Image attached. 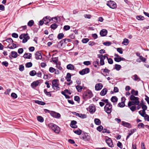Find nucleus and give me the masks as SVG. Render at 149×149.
<instances>
[{"label":"nucleus","mask_w":149,"mask_h":149,"mask_svg":"<svg viewBox=\"0 0 149 149\" xmlns=\"http://www.w3.org/2000/svg\"><path fill=\"white\" fill-rule=\"evenodd\" d=\"M48 127L56 133H58L60 131V128L58 126L53 123L49 124Z\"/></svg>","instance_id":"1"},{"label":"nucleus","mask_w":149,"mask_h":149,"mask_svg":"<svg viewBox=\"0 0 149 149\" xmlns=\"http://www.w3.org/2000/svg\"><path fill=\"white\" fill-rule=\"evenodd\" d=\"M93 96L92 92L90 90H87L83 94V97L84 100L88 98H91Z\"/></svg>","instance_id":"2"},{"label":"nucleus","mask_w":149,"mask_h":149,"mask_svg":"<svg viewBox=\"0 0 149 149\" xmlns=\"http://www.w3.org/2000/svg\"><path fill=\"white\" fill-rule=\"evenodd\" d=\"M52 88L56 91L59 90L60 88L58 87V79H54L52 82Z\"/></svg>","instance_id":"3"},{"label":"nucleus","mask_w":149,"mask_h":149,"mask_svg":"<svg viewBox=\"0 0 149 149\" xmlns=\"http://www.w3.org/2000/svg\"><path fill=\"white\" fill-rule=\"evenodd\" d=\"M19 38L20 39H22L24 38L22 40V42L23 43H25L27 42L28 40L29 39L30 37L28 35V34L26 33L25 34H22L19 37Z\"/></svg>","instance_id":"4"},{"label":"nucleus","mask_w":149,"mask_h":149,"mask_svg":"<svg viewBox=\"0 0 149 149\" xmlns=\"http://www.w3.org/2000/svg\"><path fill=\"white\" fill-rule=\"evenodd\" d=\"M112 105L111 103L106 104L104 107V110L108 114H110L112 111Z\"/></svg>","instance_id":"5"},{"label":"nucleus","mask_w":149,"mask_h":149,"mask_svg":"<svg viewBox=\"0 0 149 149\" xmlns=\"http://www.w3.org/2000/svg\"><path fill=\"white\" fill-rule=\"evenodd\" d=\"M107 5L110 8L114 9L116 8L117 5L115 2L112 1H110L107 2Z\"/></svg>","instance_id":"6"},{"label":"nucleus","mask_w":149,"mask_h":149,"mask_svg":"<svg viewBox=\"0 0 149 149\" xmlns=\"http://www.w3.org/2000/svg\"><path fill=\"white\" fill-rule=\"evenodd\" d=\"M106 55H107V54H105L104 56L100 54H99L98 55V57L100 59V64L101 65H103L104 64V60L106 58Z\"/></svg>","instance_id":"7"},{"label":"nucleus","mask_w":149,"mask_h":149,"mask_svg":"<svg viewBox=\"0 0 149 149\" xmlns=\"http://www.w3.org/2000/svg\"><path fill=\"white\" fill-rule=\"evenodd\" d=\"M50 114L52 116L56 118H59L61 116V115L59 113L54 111H51Z\"/></svg>","instance_id":"8"},{"label":"nucleus","mask_w":149,"mask_h":149,"mask_svg":"<svg viewBox=\"0 0 149 149\" xmlns=\"http://www.w3.org/2000/svg\"><path fill=\"white\" fill-rule=\"evenodd\" d=\"M90 72V69L88 68L83 69L82 70L79 72V73L81 75L88 73Z\"/></svg>","instance_id":"9"},{"label":"nucleus","mask_w":149,"mask_h":149,"mask_svg":"<svg viewBox=\"0 0 149 149\" xmlns=\"http://www.w3.org/2000/svg\"><path fill=\"white\" fill-rule=\"evenodd\" d=\"M139 103V101H129L128 103V107H130L132 105H138Z\"/></svg>","instance_id":"10"},{"label":"nucleus","mask_w":149,"mask_h":149,"mask_svg":"<svg viewBox=\"0 0 149 149\" xmlns=\"http://www.w3.org/2000/svg\"><path fill=\"white\" fill-rule=\"evenodd\" d=\"M81 138L85 141H88L90 139V136H89L87 133H85L84 134H82Z\"/></svg>","instance_id":"11"},{"label":"nucleus","mask_w":149,"mask_h":149,"mask_svg":"<svg viewBox=\"0 0 149 149\" xmlns=\"http://www.w3.org/2000/svg\"><path fill=\"white\" fill-rule=\"evenodd\" d=\"M106 142L109 147L111 148L113 147V143L111 138H108L107 139H106Z\"/></svg>","instance_id":"12"},{"label":"nucleus","mask_w":149,"mask_h":149,"mask_svg":"<svg viewBox=\"0 0 149 149\" xmlns=\"http://www.w3.org/2000/svg\"><path fill=\"white\" fill-rule=\"evenodd\" d=\"M43 20H44L45 24H47L49 23L51 20V18L49 16H47L43 18Z\"/></svg>","instance_id":"13"},{"label":"nucleus","mask_w":149,"mask_h":149,"mask_svg":"<svg viewBox=\"0 0 149 149\" xmlns=\"http://www.w3.org/2000/svg\"><path fill=\"white\" fill-rule=\"evenodd\" d=\"M122 125H123L124 127L129 128H130L132 127L131 124L129 123L126 122L124 121H122Z\"/></svg>","instance_id":"14"},{"label":"nucleus","mask_w":149,"mask_h":149,"mask_svg":"<svg viewBox=\"0 0 149 149\" xmlns=\"http://www.w3.org/2000/svg\"><path fill=\"white\" fill-rule=\"evenodd\" d=\"M40 80H37L36 81L33 82L31 85V86L33 88H34L36 87L40 84Z\"/></svg>","instance_id":"15"},{"label":"nucleus","mask_w":149,"mask_h":149,"mask_svg":"<svg viewBox=\"0 0 149 149\" xmlns=\"http://www.w3.org/2000/svg\"><path fill=\"white\" fill-rule=\"evenodd\" d=\"M107 33V31L105 29L102 30L100 32V33L101 36H106Z\"/></svg>","instance_id":"16"},{"label":"nucleus","mask_w":149,"mask_h":149,"mask_svg":"<svg viewBox=\"0 0 149 149\" xmlns=\"http://www.w3.org/2000/svg\"><path fill=\"white\" fill-rule=\"evenodd\" d=\"M35 58L37 60L41 59L42 56L41 54L39 52H37L35 53Z\"/></svg>","instance_id":"17"},{"label":"nucleus","mask_w":149,"mask_h":149,"mask_svg":"<svg viewBox=\"0 0 149 149\" xmlns=\"http://www.w3.org/2000/svg\"><path fill=\"white\" fill-rule=\"evenodd\" d=\"M103 86L102 84L99 83L96 84L95 86V89L97 91L100 90L102 89Z\"/></svg>","instance_id":"18"},{"label":"nucleus","mask_w":149,"mask_h":149,"mask_svg":"<svg viewBox=\"0 0 149 149\" xmlns=\"http://www.w3.org/2000/svg\"><path fill=\"white\" fill-rule=\"evenodd\" d=\"M130 100L132 101H139V98L138 97H135L134 95H132L130 97Z\"/></svg>","instance_id":"19"},{"label":"nucleus","mask_w":149,"mask_h":149,"mask_svg":"<svg viewBox=\"0 0 149 149\" xmlns=\"http://www.w3.org/2000/svg\"><path fill=\"white\" fill-rule=\"evenodd\" d=\"M77 122L75 120H72L71 122L70 125L72 128H76L77 127V126L76 125L77 124Z\"/></svg>","instance_id":"20"},{"label":"nucleus","mask_w":149,"mask_h":149,"mask_svg":"<svg viewBox=\"0 0 149 149\" xmlns=\"http://www.w3.org/2000/svg\"><path fill=\"white\" fill-rule=\"evenodd\" d=\"M31 56V54L25 53L23 56V57L25 58L30 59Z\"/></svg>","instance_id":"21"},{"label":"nucleus","mask_w":149,"mask_h":149,"mask_svg":"<svg viewBox=\"0 0 149 149\" xmlns=\"http://www.w3.org/2000/svg\"><path fill=\"white\" fill-rule=\"evenodd\" d=\"M108 90L106 88H104L102 89L100 93V95L101 96L105 95L107 92Z\"/></svg>","instance_id":"22"},{"label":"nucleus","mask_w":149,"mask_h":149,"mask_svg":"<svg viewBox=\"0 0 149 149\" xmlns=\"http://www.w3.org/2000/svg\"><path fill=\"white\" fill-rule=\"evenodd\" d=\"M89 112L90 113H93L95 112V107H93V106L91 105L89 107Z\"/></svg>","instance_id":"23"},{"label":"nucleus","mask_w":149,"mask_h":149,"mask_svg":"<svg viewBox=\"0 0 149 149\" xmlns=\"http://www.w3.org/2000/svg\"><path fill=\"white\" fill-rule=\"evenodd\" d=\"M67 68L70 70H74V67L71 64H69L67 66Z\"/></svg>","instance_id":"24"},{"label":"nucleus","mask_w":149,"mask_h":149,"mask_svg":"<svg viewBox=\"0 0 149 149\" xmlns=\"http://www.w3.org/2000/svg\"><path fill=\"white\" fill-rule=\"evenodd\" d=\"M11 55L12 57L14 58H16L18 55L17 52L15 51H12L11 52Z\"/></svg>","instance_id":"25"},{"label":"nucleus","mask_w":149,"mask_h":149,"mask_svg":"<svg viewBox=\"0 0 149 149\" xmlns=\"http://www.w3.org/2000/svg\"><path fill=\"white\" fill-rule=\"evenodd\" d=\"M118 100V98L116 96H112L111 99V101L113 103H116Z\"/></svg>","instance_id":"26"},{"label":"nucleus","mask_w":149,"mask_h":149,"mask_svg":"<svg viewBox=\"0 0 149 149\" xmlns=\"http://www.w3.org/2000/svg\"><path fill=\"white\" fill-rule=\"evenodd\" d=\"M71 74L69 73H68L67 74L66 76L65 77V79L68 82L70 81L71 80Z\"/></svg>","instance_id":"27"},{"label":"nucleus","mask_w":149,"mask_h":149,"mask_svg":"<svg viewBox=\"0 0 149 149\" xmlns=\"http://www.w3.org/2000/svg\"><path fill=\"white\" fill-rule=\"evenodd\" d=\"M35 102L36 103L38 104H39L42 105H44L45 104V103L44 102L38 100H35Z\"/></svg>","instance_id":"28"},{"label":"nucleus","mask_w":149,"mask_h":149,"mask_svg":"<svg viewBox=\"0 0 149 149\" xmlns=\"http://www.w3.org/2000/svg\"><path fill=\"white\" fill-rule=\"evenodd\" d=\"M76 88L77 91L79 92H81V90L83 89L82 86L79 85H77L76 86Z\"/></svg>","instance_id":"29"},{"label":"nucleus","mask_w":149,"mask_h":149,"mask_svg":"<svg viewBox=\"0 0 149 149\" xmlns=\"http://www.w3.org/2000/svg\"><path fill=\"white\" fill-rule=\"evenodd\" d=\"M34 24V22L33 20H30L28 23V26L29 27L32 26Z\"/></svg>","instance_id":"30"},{"label":"nucleus","mask_w":149,"mask_h":149,"mask_svg":"<svg viewBox=\"0 0 149 149\" xmlns=\"http://www.w3.org/2000/svg\"><path fill=\"white\" fill-rule=\"evenodd\" d=\"M94 122L95 124L97 125H100L101 123L100 120L97 118H95L94 119Z\"/></svg>","instance_id":"31"},{"label":"nucleus","mask_w":149,"mask_h":149,"mask_svg":"<svg viewBox=\"0 0 149 149\" xmlns=\"http://www.w3.org/2000/svg\"><path fill=\"white\" fill-rule=\"evenodd\" d=\"M129 42L128 39L125 38L124 39L123 41L122 42V44L124 45H128Z\"/></svg>","instance_id":"32"},{"label":"nucleus","mask_w":149,"mask_h":149,"mask_svg":"<svg viewBox=\"0 0 149 149\" xmlns=\"http://www.w3.org/2000/svg\"><path fill=\"white\" fill-rule=\"evenodd\" d=\"M58 27L57 25L56 24L54 23L52 25H51L50 26V28L52 29L55 30Z\"/></svg>","instance_id":"33"},{"label":"nucleus","mask_w":149,"mask_h":149,"mask_svg":"<svg viewBox=\"0 0 149 149\" xmlns=\"http://www.w3.org/2000/svg\"><path fill=\"white\" fill-rule=\"evenodd\" d=\"M131 93L133 95H135L137 96L138 95V91H135L134 89H132V90Z\"/></svg>","instance_id":"34"},{"label":"nucleus","mask_w":149,"mask_h":149,"mask_svg":"<svg viewBox=\"0 0 149 149\" xmlns=\"http://www.w3.org/2000/svg\"><path fill=\"white\" fill-rule=\"evenodd\" d=\"M37 119L38 121L40 122H43L44 121V119L42 116H39L37 117Z\"/></svg>","instance_id":"35"},{"label":"nucleus","mask_w":149,"mask_h":149,"mask_svg":"<svg viewBox=\"0 0 149 149\" xmlns=\"http://www.w3.org/2000/svg\"><path fill=\"white\" fill-rule=\"evenodd\" d=\"M74 132L77 135H80L81 133V131L80 129H79L74 131Z\"/></svg>","instance_id":"36"},{"label":"nucleus","mask_w":149,"mask_h":149,"mask_svg":"<svg viewBox=\"0 0 149 149\" xmlns=\"http://www.w3.org/2000/svg\"><path fill=\"white\" fill-rule=\"evenodd\" d=\"M121 66L120 65L116 64L115 65V69L117 70H119L121 68Z\"/></svg>","instance_id":"37"},{"label":"nucleus","mask_w":149,"mask_h":149,"mask_svg":"<svg viewBox=\"0 0 149 149\" xmlns=\"http://www.w3.org/2000/svg\"><path fill=\"white\" fill-rule=\"evenodd\" d=\"M63 41L61 40L59 42H58L57 45V47L58 48H60L61 47L63 44Z\"/></svg>","instance_id":"38"},{"label":"nucleus","mask_w":149,"mask_h":149,"mask_svg":"<svg viewBox=\"0 0 149 149\" xmlns=\"http://www.w3.org/2000/svg\"><path fill=\"white\" fill-rule=\"evenodd\" d=\"M145 125L142 123H140L137 125V127L139 128H144Z\"/></svg>","instance_id":"39"},{"label":"nucleus","mask_w":149,"mask_h":149,"mask_svg":"<svg viewBox=\"0 0 149 149\" xmlns=\"http://www.w3.org/2000/svg\"><path fill=\"white\" fill-rule=\"evenodd\" d=\"M36 73L35 70H32L31 71L29 72V74L32 76H33L36 74Z\"/></svg>","instance_id":"40"},{"label":"nucleus","mask_w":149,"mask_h":149,"mask_svg":"<svg viewBox=\"0 0 149 149\" xmlns=\"http://www.w3.org/2000/svg\"><path fill=\"white\" fill-rule=\"evenodd\" d=\"M106 58L108 60V63L111 64H113V61L112 58H109L108 57L106 56Z\"/></svg>","instance_id":"41"},{"label":"nucleus","mask_w":149,"mask_h":149,"mask_svg":"<svg viewBox=\"0 0 149 149\" xmlns=\"http://www.w3.org/2000/svg\"><path fill=\"white\" fill-rule=\"evenodd\" d=\"M44 93L47 96H49L50 97L51 96V94L50 93V92H47L46 89L44 90Z\"/></svg>","instance_id":"42"},{"label":"nucleus","mask_w":149,"mask_h":149,"mask_svg":"<svg viewBox=\"0 0 149 149\" xmlns=\"http://www.w3.org/2000/svg\"><path fill=\"white\" fill-rule=\"evenodd\" d=\"M64 37V34L63 33H59L57 36V38L59 39H62Z\"/></svg>","instance_id":"43"},{"label":"nucleus","mask_w":149,"mask_h":149,"mask_svg":"<svg viewBox=\"0 0 149 149\" xmlns=\"http://www.w3.org/2000/svg\"><path fill=\"white\" fill-rule=\"evenodd\" d=\"M136 18L138 20H143L144 19V17L142 16H137L136 17Z\"/></svg>","instance_id":"44"},{"label":"nucleus","mask_w":149,"mask_h":149,"mask_svg":"<svg viewBox=\"0 0 149 149\" xmlns=\"http://www.w3.org/2000/svg\"><path fill=\"white\" fill-rule=\"evenodd\" d=\"M118 105L120 107H123L125 106V103L123 102H121L118 104Z\"/></svg>","instance_id":"45"},{"label":"nucleus","mask_w":149,"mask_h":149,"mask_svg":"<svg viewBox=\"0 0 149 149\" xmlns=\"http://www.w3.org/2000/svg\"><path fill=\"white\" fill-rule=\"evenodd\" d=\"M136 129H134L131 130L130 131H129V134H130L131 135H132L133 134L134 132H136Z\"/></svg>","instance_id":"46"},{"label":"nucleus","mask_w":149,"mask_h":149,"mask_svg":"<svg viewBox=\"0 0 149 149\" xmlns=\"http://www.w3.org/2000/svg\"><path fill=\"white\" fill-rule=\"evenodd\" d=\"M139 113L142 117H145V115L146 114V111L143 112V111H140L139 112Z\"/></svg>","instance_id":"47"},{"label":"nucleus","mask_w":149,"mask_h":149,"mask_svg":"<svg viewBox=\"0 0 149 149\" xmlns=\"http://www.w3.org/2000/svg\"><path fill=\"white\" fill-rule=\"evenodd\" d=\"M141 107L143 109L142 111H143V112H144L147 109V106L146 105L144 104V105H142V106H141Z\"/></svg>","instance_id":"48"},{"label":"nucleus","mask_w":149,"mask_h":149,"mask_svg":"<svg viewBox=\"0 0 149 149\" xmlns=\"http://www.w3.org/2000/svg\"><path fill=\"white\" fill-rule=\"evenodd\" d=\"M32 65V63L31 62H28L26 64V66L27 68L31 67Z\"/></svg>","instance_id":"49"},{"label":"nucleus","mask_w":149,"mask_h":149,"mask_svg":"<svg viewBox=\"0 0 149 149\" xmlns=\"http://www.w3.org/2000/svg\"><path fill=\"white\" fill-rule=\"evenodd\" d=\"M139 59L141 60L144 63L146 62V59L145 58L143 57L142 56H140Z\"/></svg>","instance_id":"50"},{"label":"nucleus","mask_w":149,"mask_h":149,"mask_svg":"<svg viewBox=\"0 0 149 149\" xmlns=\"http://www.w3.org/2000/svg\"><path fill=\"white\" fill-rule=\"evenodd\" d=\"M11 96L14 99L16 98L17 97V95L14 93H12L11 94Z\"/></svg>","instance_id":"51"},{"label":"nucleus","mask_w":149,"mask_h":149,"mask_svg":"<svg viewBox=\"0 0 149 149\" xmlns=\"http://www.w3.org/2000/svg\"><path fill=\"white\" fill-rule=\"evenodd\" d=\"M58 57L52 58V61L53 62H54V63H57V62L58 61Z\"/></svg>","instance_id":"52"},{"label":"nucleus","mask_w":149,"mask_h":149,"mask_svg":"<svg viewBox=\"0 0 149 149\" xmlns=\"http://www.w3.org/2000/svg\"><path fill=\"white\" fill-rule=\"evenodd\" d=\"M5 41H6L8 43H13V42L12 39L10 38H7L6 39V40Z\"/></svg>","instance_id":"53"},{"label":"nucleus","mask_w":149,"mask_h":149,"mask_svg":"<svg viewBox=\"0 0 149 149\" xmlns=\"http://www.w3.org/2000/svg\"><path fill=\"white\" fill-rule=\"evenodd\" d=\"M114 61L116 62H119L121 61L120 57H115L114 58Z\"/></svg>","instance_id":"54"},{"label":"nucleus","mask_w":149,"mask_h":149,"mask_svg":"<svg viewBox=\"0 0 149 149\" xmlns=\"http://www.w3.org/2000/svg\"><path fill=\"white\" fill-rule=\"evenodd\" d=\"M70 29V26L68 25L65 26L63 27V29L65 31L69 30Z\"/></svg>","instance_id":"55"},{"label":"nucleus","mask_w":149,"mask_h":149,"mask_svg":"<svg viewBox=\"0 0 149 149\" xmlns=\"http://www.w3.org/2000/svg\"><path fill=\"white\" fill-rule=\"evenodd\" d=\"M89 40L88 38H84L82 40V42L84 43H86L89 41Z\"/></svg>","instance_id":"56"},{"label":"nucleus","mask_w":149,"mask_h":149,"mask_svg":"<svg viewBox=\"0 0 149 149\" xmlns=\"http://www.w3.org/2000/svg\"><path fill=\"white\" fill-rule=\"evenodd\" d=\"M130 109L132 111H134L136 109V106H132L130 107Z\"/></svg>","instance_id":"57"},{"label":"nucleus","mask_w":149,"mask_h":149,"mask_svg":"<svg viewBox=\"0 0 149 149\" xmlns=\"http://www.w3.org/2000/svg\"><path fill=\"white\" fill-rule=\"evenodd\" d=\"M103 128V127L102 126L100 125L97 127V131L100 132L102 130Z\"/></svg>","instance_id":"58"},{"label":"nucleus","mask_w":149,"mask_h":149,"mask_svg":"<svg viewBox=\"0 0 149 149\" xmlns=\"http://www.w3.org/2000/svg\"><path fill=\"white\" fill-rule=\"evenodd\" d=\"M49 71L50 72L52 73L55 72L56 69L53 67H51L49 68Z\"/></svg>","instance_id":"59"},{"label":"nucleus","mask_w":149,"mask_h":149,"mask_svg":"<svg viewBox=\"0 0 149 149\" xmlns=\"http://www.w3.org/2000/svg\"><path fill=\"white\" fill-rule=\"evenodd\" d=\"M19 70L20 71H22L24 70V66L23 65H20L19 66Z\"/></svg>","instance_id":"60"},{"label":"nucleus","mask_w":149,"mask_h":149,"mask_svg":"<svg viewBox=\"0 0 149 149\" xmlns=\"http://www.w3.org/2000/svg\"><path fill=\"white\" fill-rule=\"evenodd\" d=\"M87 117V116L85 114H82L81 113V114L80 116H79V117H80L82 118H86Z\"/></svg>","instance_id":"61"},{"label":"nucleus","mask_w":149,"mask_h":149,"mask_svg":"<svg viewBox=\"0 0 149 149\" xmlns=\"http://www.w3.org/2000/svg\"><path fill=\"white\" fill-rule=\"evenodd\" d=\"M133 77L134 78L133 79L136 81L138 80L139 79V80H140L139 78L138 77V76L136 74L134 75Z\"/></svg>","instance_id":"62"},{"label":"nucleus","mask_w":149,"mask_h":149,"mask_svg":"<svg viewBox=\"0 0 149 149\" xmlns=\"http://www.w3.org/2000/svg\"><path fill=\"white\" fill-rule=\"evenodd\" d=\"M117 51L120 54H122L123 52L121 48H118L117 49Z\"/></svg>","instance_id":"63"},{"label":"nucleus","mask_w":149,"mask_h":149,"mask_svg":"<svg viewBox=\"0 0 149 149\" xmlns=\"http://www.w3.org/2000/svg\"><path fill=\"white\" fill-rule=\"evenodd\" d=\"M144 119L145 120L149 121V116L147 114H145Z\"/></svg>","instance_id":"64"}]
</instances>
